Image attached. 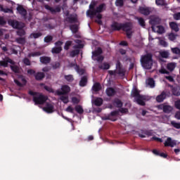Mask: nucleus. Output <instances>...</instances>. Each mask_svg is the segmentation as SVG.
<instances>
[{"instance_id":"1","label":"nucleus","mask_w":180,"mask_h":180,"mask_svg":"<svg viewBox=\"0 0 180 180\" xmlns=\"http://www.w3.org/2000/svg\"><path fill=\"white\" fill-rule=\"evenodd\" d=\"M97 4L96 1H94L89 4V10L86 11V15L89 16L90 19H93L96 16L98 20H95V22L98 23V25H102V20H101L102 19V14L101 13L106 10V4L103 3L96 7ZM95 7H96V8H95Z\"/></svg>"},{"instance_id":"2","label":"nucleus","mask_w":180,"mask_h":180,"mask_svg":"<svg viewBox=\"0 0 180 180\" xmlns=\"http://www.w3.org/2000/svg\"><path fill=\"white\" fill-rule=\"evenodd\" d=\"M153 55L150 53H148L141 57V64L142 67L146 70H150L153 64Z\"/></svg>"},{"instance_id":"3","label":"nucleus","mask_w":180,"mask_h":180,"mask_svg":"<svg viewBox=\"0 0 180 180\" xmlns=\"http://www.w3.org/2000/svg\"><path fill=\"white\" fill-rule=\"evenodd\" d=\"M29 95L33 96L34 105H43L47 101V96L39 92L29 91Z\"/></svg>"},{"instance_id":"4","label":"nucleus","mask_w":180,"mask_h":180,"mask_svg":"<svg viewBox=\"0 0 180 180\" xmlns=\"http://www.w3.org/2000/svg\"><path fill=\"white\" fill-rule=\"evenodd\" d=\"M108 73L110 76H115L116 75H117L120 77H124L125 70H124V68H123L122 63H120V61L117 60L116 62V70H109V71H108Z\"/></svg>"},{"instance_id":"5","label":"nucleus","mask_w":180,"mask_h":180,"mask_svg":"<svg viewBox=\"0 0 180 180\" xmlns=\"http://www.w3.org/2000/svg\"><path fill=\"white\" fill-rule=\"evenodd\" d=\"M131 96L135 98V100L136 101V103H138V105L141 106H145L146 103L144 101L146 100V98L145 97V96L141 95L139 94V91H138L137 89H134V90H132V93H131Z\"/></svg>"},{"instance_id":"6","label":"nucleus","mask_w":180,"mask_h":180,"mask_svg":"<svg viewBox=\"0 0 180 180\" xmlns=\"http://www.w3.org/2000/svg\"><path fill=\"white\" fill-rule=\"evenodd\" d=\"M120 30L126 32V37L131 39V24L130 22H124L123 27H120Z\"/></svg>"},{"instance_id":"7","label":"nucleus","mask_w":180,"mask_h":180,"mask_svg":"<svg viewBox=\"0 0 180 180\" xmlns=\"http://www.w3.org/2000/svg\"><path fill=\"white\" fill-rule=\"evenodd\" d=\"M65 22H68L69 24L77 23V16L75 14H69V12H67Z\"/></svg>"},{"instance_id":"8","label":"nucleus","mask_w":180,"mask_h":180,"mask_svg":"<svg viewBox=\"0 0 180 180\" xmlns=\"http://www.w3.org/2000/svg\"><path fill=\"white\" fill-rule=\"evenodd\" d=\"M8 25H10V26H12L13 29L16 30H23V28H25V23L19 22L18 20H11L8 22Z\"/></svg>"},{"instance_id":"9","label":"nucleus","mask_w":180,"mask_h":180,"mask_svg":"<svg viewBox=\"0 0 180 180\" xmlns=\"http://www.w3.org/2000/svg\"><path fill=\"white\" fill-rule=\"evenodd\" d=\"M70 92V87L66 84L62 86L60 90L56 91V95L60 96L63 95H67Z\"/></svg>"},{"instance_id":"10","label":"nucleus","mask_w":180,"mask_h":180,"mask_svg":"<svg viewBox=\"0 0 180 180\" xmlns=\"http://www.w3.org/2000/svg\"><path fill=\"white\" fill-rule=\"evenodd\" d=\"M44 9L51 11L52 15H55L56 13H59L62 11V8L60 6H56L55 8L50 7L49 5H44Z\"/></svg>"},{"instance_id":"11","label":"nucleus","mask_w":180,"mask_h":180,"mask_svg":"<svg viewBox=\"0 0 180 180\" xmlns=\"http://www.w3.org/2000/svg\"><path fill=\"white\" fill-rule=\"evenodd\" d=\"M124 23L113 22L110 25V31L112 32H119L120 31V28L123 27Z\"/></svg>"},{"instance_id":"12","label":"nucleus","mask_w":180,"mask_h":180,"mask_svg":"<svg viewBox=\"0 0 180 180\" xmlns=\"http://www.w3.org/2000/svg\"><path fill=\"white\" fill-rule=\"evenodd\" d=\"M163 145L165 147H170L174 148L175 146H176V141L175 140H173L171 137H167L166 139V141L163 143Z\"/></svg>"},{"instance_id":"13","label":"nucleus","mask_w":180,"mask_h":180,"mask_svg":"<svg viewBox=\"0 0 180 180\" xmlns=\"http://www.w3.org/2000/svg\"><path fill=\"white\" fill-rule=\"evenodd\" d=\"M16 11H18V13H19V15H20V16H22V18H23V19L26 20L27 11H26V9L23 7V6L22 5L18 6V7L16 8Z\"/></svg>"},{"instance_id":"14","label":"nucleus","mask_w":180,"mask_h":180,"mask_svg":"<svg viewBox=\"0 0 180 180\" xmlns=\"http://www.w3.org/2000/svg\"><path fill=\"white\" fill-rule=\"evenodd\" d=\"M117 116H119V112H117V111H112L109 115H108V116L105 117V120L116 122L117 120L116 117Z\"/></svg>"},{"instance_id":"15","label":"nucleus","mask_w":180,"mask_h":180,"mask_svg":"<svg viewBox=\"0 0 180 180\" xmlns=\"http://www.w3.org/2000/svg\"><path fill=\"white\" fill-rule=\"evenodd\" d=\"M149 24L152 25L151 28L153 31H155V27L160 26L158 25L160 24V18L158 17H153L149 20Z\"/></svg>"},{"instance_id":"16","label":"nucleus","mask_w":180,"mask_h":180,"mask_svg":"<svg viewBox=\"0 0 180 180\" xmlns=\"http://www.w3.org/2000/svg\"><path fill=\"white\" fill-rule=\"evenodd\" d=\"M159 109L162 110L163 111V113L169 114L174 110V108H172V106L167 105L165 104H162L159 105Z\"/></svg>"},{"instance_id":"17","label":"nucleus","mask_w":180,"mask_h":180,"mask_svg":"<svg viewBox=\"0 0 180 180\" xmlns=\"http://www.w3.org/2000/svg\"><path fill=\"white\" fill-rule=\"evenodd\" d=\"M10 63V65H15V63L9 58H6L5 60H0V66L3 68H7V64Z\"/></svg>"},{"instance_id":"18","label":"nucleus","mask_w":180,"mask_h":180,"mask_svg":"<svg viewBox=\"0 0 180 180\" xmlns=\"http://www.w3.org/2000/svg\"><path fill=\"white\" fill-rule=\"evenodd\" d=\"M54 106L51 103H46V106L43 107V111L46 113H53Z\"/></svg>"},{"instance_id":"19","label":"nucleus","mask_w":180,"mask_h":180,"mask_svg":"<svg viewBox=\"0 0 180 180\" xmlns=\"http://www.w3.org/2000/svg\"><path fill=\"white\" fill-rule=\"evenodd\" d=\"M139 13L148 16L150 14V8L148 7H139Z\"/></svg>"},{"instance_id":"20","label":"nucleus","mask_w":180,"mask_h":180,"mask_svg":"<svg viewBox=\"0 0 180 180\" xmlns=\"http://www.w3.org/2000/svg\"><path fill=\"white\" fill-rule=\"evenodd\" d=\"M166 98V92L162 91L159 96H156V102L162 103Z\"/></svg>"},{"instance_id":"21","label":"nucleus","mask_w":180,"mask_h":180,"mask_svg":"<svg viewBox=\"0 0 180 180\" xmlns=\"http://www.w3.org/2000/svg\"><path fill=\"white\" fill-rule=\"evenodd\" d=\"M176 68V63H169L166 65V70H169V72H174L175 68Z\"/></svg>"},{"instance_id":"22","label":"nucleus","mask_w":180,"mask_h":180,"mask_svg":"<svg viewBox=\"0 0 180 180\" xmlns=\"http://www.w3.org/2000/svg\"><path fill=\"white\" fill-rule=\"evenodd\" d=\"M169 27H170V30H173L175 32H179V27H178V24H176V22H169Z\"/></svg>"},{"instance_id":"23","label":"nucleus","mask_w":180,"mask_h":180,"mask_svg":"<svg viewBox=\"0 0 180 180\" xmlns=\"http://www.w3.org/2000/svg\"><path fill=\"white\" fill-rule=\"evenodd\" d=\"M39 60H40V63L43 65H47L50 63V61H51V58L47 56H41L39 58Z\"/></svg>"},{"instance_id":"24","label":"nucleus","mask_w":180,"mask_h":180,"mask_svg":"<svg viewBox=\"0 0 180 180\" xmlns=\"http://www.w3.org/2000/svg\"><path fill=\"white\" fill-rule=\"evenodd\" d=\"M153 32H157L159 34L165 33V28L162 25L155 26V30H152Z\"/></svg>"},{"instance_id":"25","label":"nucleus","mask_w":180,"mask_h":180,"mask_svg":"<svg viewBox=\"0 0 180 180\" xmlns=\"http://www.w3.org/2000/svg\"><path fill=\"white\" fill-rule=\"evenodd\" d=\"M102 49L101 47H98V49H96V51L91 52V58L101 56V54H102Z\"/></svg>"},{"instance_id":"26","label":"nucleus","mask_w":180,"mask_h":180,"mask_svg":"<svg viewBox=\"0 0 180 180\" xmlns=\"http://www.w3.org/2000/svg\"><path fill=\"white\" fill-rule=\"evenodd\" d=\"M102 90V86H101V83H95L93 86H91V91L95 92H99Z\"/></svg>"},{"instance_id":"27","label":"nucleus","mask_w":180,"mask_h":180,"mask_svg":"<svg viewBox=\"0 0 180 180\" xmlns=\"http://www.w3.org/2000/svg\"><path fill=\"white\" fill-rule=\"evenodd\" d=\"M116 94V91L112 87L106 89V95L109 97L114 96Z\"/></svg>"},{"instance_id":"28","label":"nucleus","mask_w":180,"mask_h":180,"mask_svg":"<svg viewBox=\"0 0 180 180\" xmlns=\"http://www.w3.org/2000/svg\"><path fill=\"white\" fill-rule=\"evenodd\" d=\"M170 88H172V95L180 96V91L177 86H170Z\"/></svg>"},{"instance_id":"29","label":"nucleus","mask_w":180,"mask_h":180,"mask_svg":"<svg viewBox=\"0 0 180 180\" xmlns=\"http://www.w3.org/2000/svg\"><path fill=\"white\" fill-rule=\"evenodd\" d=\"M87 84V77L86 76L82 77L80 79V81L79 82V86L80 87H84L86 86V84Z\"/></svg>"},{"instance_id":"30","label":"nucleus","mask_w":180,"mask_h":180,"mask_svg":"<svg viewBox=\"0 0 180 180\" xmlns=\"http://www.w3.org/2000/svg\"><path fill=\"white\" fill-rule=\"evenodd\" d=\"M44 78V73L43 72H39L34 74V79H36V81H41Z\"/></svg>"},{"instance_id":"31","label":"nucleus","mask_w":180,"mask_h":180,"mask_svg":"<svg viewBox=\"0 0 180 180\" xmlns=\"http://www.w3.org/2000/svg\"><path fill=\"white\" fill-rule=\"evenodd\" d=\"M113 105L117 108H121L123 106V103H122L119 98H115V100H113Z\"/></svg>"},{"instance_id":"32","label":"nucleus","mask_w":180,"mask_h":180,"mask_svg":"<svg viewBox=\"0 0 180 180\" xmlns=\"http://www.w3.org/2000/svg\"><path fill=\"white\" fill-rule=\"evenodd\" d=\"M139 136L141 138H146V136H152V132H150L149 131H142V134L140 133L139 134Z\"/></svg>"},{"instance_id":"33","label":"nucleus","mask_w":180,"mask_h":180,"mask_svg":"<svg viewBox=\"0 0 180 180\" xmlns=\"http://www.w3.org/2000/svg\"><path fill=\"white\" fill-rule=\"evenodd\" d=\"M110 68V65L107 63H103L101 65H99V69L103 70H108Z\"/></svg>"},{"instance_id":"34","label":"nucleus","mask_w":180,"mask_h":180,"mask_svg":"<svg viewBox=\"0 0 180 180\" xmlns=\"http://www.w3.org/2000/svg\"><path fill=\"white\" fill-rule=\"evenodd\" d=\"M40 56H41V53H40V51H34L29 53V54H27V58L39 57Z\"/></svg>"},{"instance_id":"35","label":"nucleus","mask_w":180,"mask_h":180,"mask_svg":"<svg viewBox=\"0 0 180 180\" xmlns=\"http://www.w3.org/2000/svg\"><path fill=\"white\" fill-rule=\"evenodd\" d=\"M155 3L156 4V6H167V4L165 0H155Z\"/></svg>"},{"instance_id":"36","label":"nucleus","mask_w":180,"mask_h":180,"mask_svg":"<svg viewBox=\"0 0 180 180\" xmlns=\"http://www.w3.org/2000/svg\"><path fill=\"white\" fill-rule=\"evenodd\" d=\"M159 55L160 56V57H162V58H167L169 57V52H167L166 51H160L159 53Z\"/></svg>"},{"instance_id":"37","label":"nucleus","mask_w":180,"mask_h":180,"mask_svg":"<svg viewBox=\"0 0 180 180\" xmlns=\"http://www.w3.org/2000/svg\"><path fill=\"white\" fill-rule=\"evenodd\" d=\"M178 37L177 34H175L174 33H170L169 35H167V39H169V41H174L176 39V37Z\"/></svg>"},{"instance_id":"38","label":"nucleus","mask_w":180,"mask_h":180,"mask_svg":"<svg viewBox=\"0 0 180 180\" xmlns=\"http://www.w3.org/2000/svg\"><path fill=\"white\" fill-rule=\"evenodd\" d=\"M62 52V47H53L52 48L53 54H60Z\"/></svg>"},{"instance_id":"39","label":"nucleus","mask_w":180,"mask_h":180,"mask_svg":"<svg viewBox=\"0 0 180 180\" xmlns=\"http://www.w3.org/2000/svg\"><path fill=\"white\" fill-rule=\"evenodd\" d=\"M79 53H80V51L79 49H75V50H72V51H70V56L72 58H75L77 56H79Z\"/></svg>"},{"instance_id":"40","label":"nucleus","mask_w":180,"mask_h":180,"mask_svg":"<svg viewBox=\"0 0 180 180\" xmlns=\"http://www.w3.org/2000/svg\"><path fill=\"white\" fill-rule=\"evenodd\" d=\"M0 11H3L4 13H13V10L8 8H3V6H0Z\"/></svg>"},{"instance_id":"41","label":"nucleus","mask_w":180,"mask_h":180,"mask_svg":"<svg viewBox=\"0 0 180 180\" xmlns=\"http://www.w3.org/2000/svg\"><path fill=\"white\" fill-rule=\"evenodd\" d=\"M70 31H72V33L75 34V33H77V30H78V27H77V25L74 24L72 25L69 27Z\"/></svg>"},{"instance_id":"42","label":"nucleus","mask_w":180,"mask_h":180,"mask_svg":"<svg viewBox=\"0 0 180 180\" xmlns=\"http://www.w3.org/2000/svg\"><path fill=\"white\" fill-rule=\"evenodd\" d=\"M103 104V100L101 98H98L95 100V105L100 107Z\"/></svg>"},{"instance_id":"43","label":"nucleus","mask_w":180,"mask_h":180,"mask_svg":"<svg viewBox=\"0 0 180 180\" xmlns=\"http://www.w3.org/2000/svg\"><path fill=\"white\" fill-rule=\"evenodd\" d=\"M53 40V37H51V35H47L44 37V43L49 44L51 42V41Z\"/></svg>"},{"instance_id":"44","label":"nucleus","mask_w":180,"mask_h":180,"mask_svg":"<svg viewBox=\"0 0 180 180\" xmlns=\"http://www.w3.org/2000/svg\"><path fill=\"white\" fill-rule=\"evenodd\" d=\"M64 78H65V80H66V82H72L73 80H75L72 75H65Z\"/></svg>"},{"instance_id":"45","label":"nucleus","mask_w":180,"mask_h":180,"mask_svg":"<svg viewBox=\"0 0 180 180\" xmlns=\"http://www.w3.org/2000/svg\"><path fill=\"white\" fill-rule=\"evenodd\" d=\"M150 88H155V81L152 78L148 79V81L146 82Z\"/></svg>"},{"instance_id":"46","label":"nucleus","mask_w":180,"mask_h":180,"mask_svg":"<svg viewBox=\"0 0 180 180\" xmlns=\"http://www.w3.org/2000/svg\"><path fill=\"white\" fill-rule=\"evenodd\" d=\"M74 110H76V112L79 113V115H82L83 113V108H82V105L75 106Z\"/></svg>"},{"instance_id":"47","label":"nucleus","mask_w":180,"mask_h":180,"mask_svg":"<svg viewBox=\"0 0 180 180\" xmlns=\"http://www.w3.org/2000/svg\"><path fill=\"white\" fill-rule=\"evenodd\" d=\"M75 70H76L77 74H79L80 75H83V74H84V70L82 68H79L77 65H75Z\"/></svg>"},{"instance_id":"48","label":"nucleus","mask_w":180,"mask_h":180,"mask_svg":"<svg viewBox=\"0 0 180 180\" xmlns=\"http://www.w3.org/2000/svg\"><path fill=\"white\" fill-rule=\"evenodd\" d=\"M170 51H172V53L180 56V49L179 48H178V47L172 48V49H170Z\"/></svg>"},{"instance_id":"49","label":"nucleus","mask_w":180,"mask_h":180,"mask_svg":"<svg viewBox=\"0 0 180 180\" xmlns=\"http://www.w3.org/2000/svg\"><path fill=\"white\" fill-rule=\"evenodd\" d=\"M170 125L172 127H174V128L176 129H180V123L179 122H176L175 121H172L170 122Z\"/></svg>"},{"instance_id":"50","label":"nucleus","mask_w":180,"mask_h":180,"mask_svg":"<svg viewBox=\"0 0 180 180\" xmlns=\"http://www.w3.org/2000/svg\"><path fill=\"white\" fill-rule=\"evenodd\" d=\"M120 108V109L117 110H113V112H117V113L120 112L122 114H126L128 112L127 108Z\"/></svg>"},{"instance_id":"51","label":"nucleus","mask_w":180,"mask_h":180,"mask_svg":"<svg viewBox=\"0 0 180 180\" xmlns=\"http://www.w3.org/2000/svg\"><path fill=\"white\" fill-rule=\"evenodd\" d=\"M10 70H12L15 74H19V67L16 65H10Z\"/></svg>"},{"instance_id":"52","label":"nucleus","mask_w":180,"mask_h":180,"mask_svg":"<svg viewBox=\"0 0 180 180\" xmlns=\"http://www.w3.org/2000/svg\"><path fill=\"white\" fill-rule=\"evenodd\" d=\"M16 42H18V44H25V43L26 42V40L25 37H19V38H16Z\"/></svg>"},{"instance_id":"53","label":"nucleus","mask_w":180,"mask_h":180,"mask_svg":"<svg viewBox=\"0 0 180 180\" xmlns=\"http://www.w3.org/2000/svg\"><path fill=\"white\" fill-rule=\"evenodd\" d=\"M138 22L139 23V25L142 27H145V20L142 18H138Z\"/></svg>"},{"instance_id":"54","label":"nucleus","mask_w":180,"mask_h":180,"mask_svg":"<svg viewBox=\"0 0 180 180\" xmlns=\"http://www.w3.org/2000/svg\"><path fill=\"white\" fill-rule=\"evenodd\" d=\"M16 34H18V36L22 37H23V36H25L26 34V32H25L24 30H18L16 32Z\"/></svg>"},{"instance_id":"55","label":"nucleus","mask_w":180,"mask_h":180,"mask_svg":"<svg viewBox=\"0 0 180 180\" xmlns=\"http://www.w3.org/2000/svg\"><path fill=\"white\" fill-rule=\"evenodd\" d=\"M70 46H72V41H66V43H65V46H64L65 51H68Z\"/></svg>"},{"instance_id":"56","label":"nucleus","mask_w":180,"mask_h":180,"mask_svg":"<svg viewBox=\"0 0 180 180\" xmlns=\"http://www.w3.org/2000/svg\"><path fill=\"white\" fill-rule=\"evenodd\" d=\"M30 36L33 37V39H37L41 37V32L32 33Z\"/></svg>"},{"instance_id":"57","label":"nucleus","mask_w":180,"mask_h":180,"mask_svg":"<svg viewBox=\"0 0 180 180\" xmlns=\"http://www.w3.org/2000/svg\"><path fill=\"white\" fill-rule=\"evenodd\" d=\"M60 101L63 102V103L67 104L69 102V99L68 96H60Z\"/></svg>"},{"instance_id":"58","label":"nucleus","mask_w":180,"mask_h":180,"mask_svg":"<svg viewBox=\"0 0 180 180\" xmlns=\"http://www.w3.org/2000/svg\"><path fill=\"white\" fill-rule=\"evenodd\" d=\"M115 4L117 7H122L123 6V0H116V2L115 3Z\"/></svg>"},{"instance_id":"59","label":"nucleus","mask_w":180,"mask_h":180,"mask_svg":"<svg viewBox=\"0 0 180 180\" xmlns=\"http://www.w3.org/2000/svg\"><path fill=\"white\" fill-rule=\"evenodd\" d=\"M159 73L169 75V71H167V70H166V69L162 68H160V70H159Z\"/></svg>"},{"instance_id":"60","label":"nucleus","mask_w":180,"mask_h":180,"mask_svg":"<svg viewBox=\"0 0 180 180\" xmlns=\"http://www.w3.org/2000/svg\"><path fill=\"white\" fill-rule=\"evenodd\" d=\"M23 64L26 66H30V60L27 58H23Z\"/></svg>"},{"instance_id":"61","label":"nucleus","mask_w":180,"mask_h":180,"mask_svg":"<svg viewBox=\"0 0 180 180\" xmlns=\"http://www.w3.org/2000/svg\"><path fill=\"white\" fill-rule=\"evenodd\" d=\"M52 68H53V70L58 69L59 68H60V63L59 62H56L53 63Z\"/></svg>"},{"instance_id":"62","label":"nucleus","mask_w":180,"mask_h":180,"mask_svg":"<svg viewBox=\"0 0 180 180\" xmlns=\"http://www.w3.org/2000/svg\"><path fill=\"white\" fill-rule=\"evenodd\" d=\"M6 25V20H4V18L2 16H0V26H4Z\"/></svg>"},{"instance_id":"63","label":"nucleus","mask_w":180,"mask_h":180,"mask_svg":"<svg viewBox=\"0 0 180 180\" xmlns=\"http://www.w3.org/2000/svg\"><path fill=\"white\" fill-rule=\"evenodd\" d=\"M174 19L175 20H180V12L174 14Z\"/></svg>"},{"instance_id":"64","label":"nucleus","mask_w":180,"mask_h":180,"mask_svg":"<svg viewBox=\"0 0 180 180\" xmlns=\"http://www.w3.org/2000/svg\"><path fill=\"white\" fill-rule=\"evenodd\" d=\"M175 108L180 110V101L175 102Z\"/></svg>"}]
</instances>
